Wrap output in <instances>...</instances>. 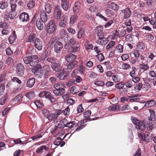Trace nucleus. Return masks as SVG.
Masks as SVG:
<instances>
[{
  "label": "nucleus",
  "mask_w": 156,
  "mask_h": 156,
  "mask_svg": "<svg viewBox=\"0 0 156 156\" xmlns=\"http://www.w3.org/2000/svg\"><path fill=\"white\" fill-rule=\"evenodd\" d=\"M65 84L63 83H58L54 85L55 89L53 90V93L56 96H61L65 93L64 88Z\"/></svg>",
  "instance_id": "f257e3e1"
},
{
  "label": "nucleus",
  "mask_w": 156,
  "mask_h": 156,
  "mask_svg": "<svg viewBox=\"0 0 156 156\" xmlns=\"http://www.w3.org/2000/svg\"><path fill=\"white\" fill-rule=\"evenodd\" d=\"M56 28L54 20H51L48 23L46 30L47 32L50 34H52L56 30Z\"/></svg>",
  "instance_id": "f03ea898"
},
{
  "label": "nucleus",
  "mask_w": 156,
  "mask_h": 156,
  "mask_svg": "<svg viewBox=\"0 0 156 156\" xmlns=\"http://www.w3.org/2000/svg\"><path fill=\"white\" fill-rule=\"evenodd\" d=\"M11 10L9 13L8 15H5L4 17L8 16L11 19H14L16 15V10L17 8V5L16 4H10Z\"/></svg>",
  "instance_id": "7ed1b4c3"
},
{
  "label": "nucleus",
  "mask_w": 156,
  "mask_h": 156,
  "mask_svg": "<svg viewBox=\"0 0 156 156\" xmlns=\"http://www.w3.org/2000/svg\"><path fill=\"white\" fill-rule=\"evenodd\" d=\"M42 69L41 65L40 64H37L32 69V71L36 75H39L41 77L43 74V71L41 70Z\"/></svg>",
  "instance_id": "20e7f679"
},
{
  "label": "nucleus",
  "mask_w": 156,
  "mask_h": 156,
  "mask_svg": "<svg viewBox=\"0 0 156 156\" xmlns=\"http://www.w3.org/2000/svg\"><path fill=\"white\" fill-rule=\"evenodd\" d=\"M61 16V12L60 7L56 6L55 8L53 13V16L55 19L59 20Z\"/></svg>",
  "instance_id": "39448f33"
},
{
  "label": "nucleus",
  "mask_w": 156,
  "mask_h": 156,
  "mask_svg": "<svg viewBox=\"0 0 156 156\" xmlns=\"http://www.w3.org/2000/svg\"><path fill=\"white\" fill-rule=\"evenodd\" d=\"M24 68L23 66L21 63H19L17 66L16 73L17 75L22 76L24 74Z\"/></svg>",
  "instance_id": "423d86ee"
},
{
  "label": "nucleus",
  "mask_w": 156,
  "mask_h": 156,
  "mask_svg": "<svg viewBox=\"0 0 156 156\" xmlns=\"http://www.w3.org/2000/svg\"><path fill=\"white\" fill-rule=\"evenodd\" d=\"M59 36L62 41L66 43V41L68 40L69 36L66 30L64 29H62L60 31Z\"/></svg>",
  "instance_id": "0eeeda50"
},
{
  "label": "nucleus",
  "mask_w": 156,
  "mask_h": 156,
  "mask_svg": "<svg viewBox=\"0 0 156 156\" xmlns=\"http://www.w3.org/2000/svg\"><path fill=\"white\" fill-rule=\"evenodd\" d=\"M69 72L66 71V69H63L60 72L58 76V77L60 80H64L66 79L69 74Z\"/></svg>",
  "instance_id": "6e6552de"
},
{
  "label": "nucleus",
  "mask_w": 156,
  "mask_h": 156,
  "mask_svg": "<svg viewBox=\"0 0 156 156\" xmlns=\"http://www.w3.org/2000/svg\"><path fill=\"white\" fill-rule=\"evenodd\" d=\"M35 47L39 51L41 50L42 48V43L41 39L37 38L34 42Z\"/></svg>",
  "instance_id": "1a4fd4ad"
},
{
  "label": "nucleus",
  "mask_w": 156,
  "mask_h": 156,
  "mask_svg": "<svg viewBox=\"0 0 156 156\" xmlns=\"http://www.w3.org/2000/svg\"><path fill=\"white\" fill-rule=\"evenodd\" d=\"M19 19L20 21L23 22H27L29 20V16L28 14L23 12L19 16Z\"/></svg>",
  "instance_id": "9d476101"
},
{
  "label": "nucleus",
  "mask_w": 156,
  "mask_h": 156,
  "mask_svg": "<svg viewBox=\"0 0 156 156\" xmlns=\"http://www.w3.org/2000/svg\"><path fill=\"white\" fill-rule=\"evenodd\" d=\"M76 41L75 39L72 38L65 45V48L67 49L72 48L75 44Z\"/></svg>",
  "instance_id": "9b49d317"
},
{
  "label": "nucleus",
  "mask_w": 156,
  "mask_h": 156,
  "mask_svg": "<svg viewBox=\"0 0 156 156\" xmlns=\"http://www.w3.org/2000/svg\"><path fill=\"white\" fill-rule=\"evenodd\" d=\"M63 47V45L59 41L56 42L54 45V50L56 53H59Z\"/></svg>",
  "instance_id": "f8f14e48"
},
{
  "label": "nucleus",
  "mask_w": 156,
  "mask_h": 156,
  "mask_svg": "<svg viewBox=\"0 0 156 156\" xmlns=\"http://www.w3.org/2000/svg\"><path fill=\"white\" fill-rule=\"evenodd\" d=\"M107 6L108 8L115 11L119 9V6L118 5L114 2H108L107 3Z\"/></svg>",
  "instance_id": "ddd939ff"
},
{
  "label": "nucleus",
  "mask_w": 156,
  "mask_h": 156,
  "mask_svg": "<svg viewBox=\"0 0 156 156\" xmlns=\"http://www.w3.org/2000/svg\"><path fill=\"white\" fill-rule=\"evenodd\" d=\"M121 12L122 13L124 14L123 18L125 19L129 18L131 14V12L129 8L122 10Z\"/></svg>",
  "instance_id": "4468645a"
},
{
  "label": "nucleus",
  "mask_w": 156,
  "mask_h": 156,
  "mask_svg": "<svg viewBox=\"0 0 156 156\" xmlns=\"http://www.w3.org/2000/svg\"><path fill=\"white\" fill-rule=\"evenodd\" d=\"M96 30L97 31V35L99 38H104V36L102 26L97 27L96 28Z\"/></svg>",
  "instance_id": "2eb2a0df"
},
{
  "label": "nucleus",
  "mask_w": 156,
  "mask_h": 156,
  "mask_svg": "<svg viewBox=\"0 0 156 156\" xmlns=\"http://www.w3.org/2000/svg\"><path fill=\"white\" fill-rule=\"evenodd\" d=\"M40 17L41 20L43 23L46 22L48 20V16L43 10L40 11Z\"/></svg>",
  "instance_id": "dca6fc26"
},
{
  "label": "nucleus",
  "mask_w": 156,
  "mask_h": 156,
  "mask_svg": "<svg viewBox=\"0 0 156 156\" xmlns=\"http://www.w3.org/2000/svg\"><path fill=\"white\" fill-rule=\"evenodd\" d=\"M81 5L79 2H76L75 3L73 7V10L75 13H78L80 10Z\"/></svg>",
  "instance_id": "f3484780"
},
{
  "label": "nucleus",
  "mask_w": 156,
  "mask_h": 156,
  "mask_svg": "<svg viewBox=\"0 0 156 156\" xmlns=\"http://www.w3.org/2000/svg\"><path fill=\"white\" fill-rule=\"evenodd\" d=\"M136 127L137 129H140L141 131L143 130L145 128V124L143 121H139L138 125H136Z\"/></svg>",
  "instance_id": "a211bd4d"
},
{
  "label": "nucleus",
  "mask_w": 156,
  "mask_h": 156,
  "mask_svg": "<svg viewBox=\"0 0 156 156\" xmlns=\"http://www.w3.org/2000/svg\"><path fill=\"white\" fill-rule=\"evenodd\" d=\"M76 55L73 54H70L66 58V60L68 62H75V60L76 59Z\"/></svg>",
  "instance_id": "6ab92c4d"
},
{
  "label": "nucleus",
  "mask_w": 156,
  "mask_h": 156,
  "mask_svg": "<svg viewBox=\"0 0 156 156\" xmlns=\"http://www.w3.org/2000/svg\"><path fill=\"white\" fill-rule=\"evenodd\" d=\"M78 19V16L77 15L75 14L70 18L69 25L71 27L73 26V24L76 22Z\"/></svg>",
  "instance_id": "aec40b11"
},
{
  "label": "nucleus",
  "mask_w": 156,
  "mask_h": 156,
  "mask_svg": "<svg viewBox=\"0 0 156 156\" xmlns=\"http://www.w3.org/2000/svg\"><path fill=\"white\" fill-rule=\"evenodd\" d=\"M67 20L65 17H62L59 22V26L62 28H65L66 26Z\"/></svg>",
  "instance_id": "412c9836"
},
{
  "label": "nucleus",
  "mask_w": 156,
  "mask_h": 156,
  "mask_svg": "<svg viewBox=\"0 0 156 156\" xmlns=\"http://www.w3.org/2000/svg\"><path fill=\"white\" fill-rule=\"evenodd\" d=\"M150 116L149 120L151 121H154L155 120L156 117L154 111L152 109H149Z\"/></svg>",
  "instance_id": "4be33fe9"
},
{
  "label": "nucleus",
  "mask_w": 156,
  "mask_h": 156,
  "mask_svg": "<svg viewBox=\"0 0 156 156\" xmlns=\"http://www.w3.org/2000/svg\"><path fill=\"white\" fill-rule=\"evenodd\" d=\"M144 103H145V104L144 107L147 108L152 107L155 105V101L153 100L148 101L144 102ZM143 103H144V102H143Z\"/></svg>",
  "instance_id": "5701e85b"
},
{
  "label": "nucleus",
  "mask_w": 156,
  "mask_h": 156,
  "mask_svg": "<svg viewBox=\"0 0 156 156\" xmlns=\"http://www.w3.org/2000/svg\"><path fill=\"white\" fill-rule=\"evenodd\" d=\"M51 66L53 70L55 71L58 72L60 70V64L58 63L55 62L52 64Z\"/></svg>",
  "instance_id": "b1692460"
},
{
  "label": "nucleus",
  "mask_w": 156,
  "mask_h": 156,
  "mask_svg": "<svg viewBox=\"0 0 156 156\" xmlns=\"http://www.w3.org/2000/svg\"><path fill=\"white\" fill-rule=\"evenodd\" d=\"M35 83V80L34 78H31L29 79L27 82V86L29 87H32Z\"/></svg>",
  "instance_id": "393cba45"
},
{
  "label": "nucleus",
  "mask_w": 156,
  "mask_h": 156,
  "mask_svg": "<svg viewBox=\"0 0 156 156\" xmlns=\"http://www.w3.org/2000/svg\"><path fill=\"white\" fill-rule=\"evenodd\" d=\"M108 42V39L106 38L105 39L104 38H99V39L97 41V43L100 45H103L106 44Z\"/></svg>",
  "instance_id": "a878e982"
},
{
  "label": "nucleus",
  "mask_w": 156,
  "mask_h": 156,
  "mask_svg": "<svg viewBox=\"0 0 156 156\" xmlns=\"http://www.w3.org/2000/svg\"><path fill=\"white\" fill-rule=\"evenodd\" d=\"M31 66H34L36 63H37L38 60L37 55H34L31 57Z\"/></svg>",
  "instance_id": "bb28decb"
},
{
  "label": "nucleus",
  "mask_w": 156,
  "mask_h": 156,
  "mask_svg": "<svg viewBox=\"0 0 156 156\" xmlns=\"http://www.w3.org/2000/svg\"><path fill=\"white\" fill-rule=\"evenodd\" d=\"M36 35L35 34H33L29 36L27 39V41L29 42H32L34 43L35 40L36 39Z\"/></svg>",
  "instance_id": "cd10ccee"
},
{
  "label": "nucleus",
  "mask_w": 156,
  "mask_h": 156,
  "mask_svg": "<svg viewBox=\"0 0 156 156\" xmlns=\"http://www.w3.org/2000/svg\"><path fill=\"white\" fill-rule=\"evenodd\" d=\"M69 133H67L65 135L62 139L59 137L56 139L54 142V144L56 146H58L60 145L62 140L65 138L66 136Z\"/></svg>",
  "instance_id": "c85d7f7f"
},
{
  "label": "nucleus",
  "mask_w": 156,
  "mask_h": 156,
  "mask_svg": "<svg viewBox=\"0 0 156 156\" xmlns=\"http://www.w3.org/2000/svg\"><path fill=\"white\" fill-rule=\"evenodd\" d=\"M119 106L113 104L110 106L108 107V109L109 111H119Z\"/></svg>",
  "instance_id": "c756f323"
},
{
  "label": "nucleus",
  "mask_w": 156,
  "mask_h": 156,
  "mask_svg": "<svg viewBox=\"0 0 156 156\" xmlns=\"http://www.w3.org/2000/svg\"><path fill=\"white\" fill-rule=\"evenodd\" d=\"M16 36L15 31H14L13 33L12 36L9 38V41L10 44L12 43L13 42L16 40Z\"/></svg>",
  "instance_id": "7c9ffc66"
},
{
  "label": "nucleus",
  "mask_w": 156,
  "mask_h": 156,
  "mask_svg": "<svg viewBox=\"0 0 156 156\" xmlns=\"http://www.w3.org/2000/svg\"><path fill=\"white\" fill-rule=\"evenodd\" d=\"M8 5V3L6 1L3 0L0 2V8L2 9H4L7 8Z\"/></svg>",
  "instance_id": "2f4dec72"
},
{
  "label": "nucleus",
  "mask_w": 156,
  "mask_h": 156,
  "mask_svg": "<svg viewBox=\"0 0 156 156\" xmlns=\"http://www.w3.org/2000/svg\"><path fill=\"white\" fill-rule=\"evenodd\" d=\"M140 69L143 72L146 71L148 69L149 67L147 64H145L144 63H142L140 65Z\"/></svg>",
  "instance_id": "473e14b6"
},
{
  "label": "nucleus",
  "mask_w": 156,
  "mask_h": 156,
  "mask_svg": "<svg viewBox=\"0 0 156 156\" xmlns=\"http://www.w3.org/2000/svg\"><path fill=\"white\" fill-rule=\"evenodd\" d=\"M45 9L46 12L48 13H50L52 10V7L48 3H46L44 5Z\"/></svg>",
  "instance_id": "72a5a7b5"
},
{
  "label": "nucleus",
  "mask_w": 156,
  "mask_h": 156,
  "mask_svg": "<svg viewBox=\"0 0 156 156\" xmlns=\"http://www.w3.org/2000/svg\"><path fill=\"white\" fill-rule=\"evenodd\" d=\"M80 48V44L79 43H76L70 49L74 52L79 51Z\"/></svg>",
  "instance_id": "f704fd0d"
},
{
  "label": "nucleus",
  "mask_w": 156,
  "mask_h": 156,
  "mask_svg": "<svg viewBox=\"0 0 156 156\" xmlns=\"http://www.w3.org/2000/svg\"><path fill=\"white\" fill-rule=\"evenodd\" d=\"M43 134H41V130L39 131L38 132V134L35 135L33 137H32L31 138L33 140H36L38 139L41 138Z\"/></svg>",
  "instance_id": "c9c22d12"
},
{
  "label": "nucleus",
  "mask_w": 156,
  "mask_h": 156,
  "mask_svg": "<svg viewBox=\"0 0 156 156\" xmlns=\"http://www.w3.org/2000/svg\"><path fill=\"white\" fill-rule=\"evenodd\" d=\"M36 26L39 30H41L43 29V24L39 20H37L36 22Z\"/></svg>",
  "instance_id": "e433bc0d"
},
{
  "label": "nucleus",
  "mask_w": 156,
  "mask_h": 156,
  "mask_svg": "<svg viewBox=\"0 0 156 156\" xmlns=\"http://www.w3.org/2000/svg\"><path fill=\"white\" fill-rule=\"evenodd\" d=\"M144 135V141L148 142L151 138V134L150 132H145Z\"/></svg>",
  "instance_id": "4c0bfd02"
},
{
  "label": "nucleus",
  "mask_w": 156,
  "mask_h": 156,
  "mask_svg": "<svg viewBox=\"0 0 156 156\" xmlns=\"http://www.w3.org/2000/svg\"><path fill=\"white\" fill-rule=\"evenodd\" d=\"M85 47L87 50L91 49L93 47L92 44H91L88 41H87L85 43Z\"/></svg>",
  "instance_id": "58836bf2"
},
{
  "label": "nucleus",
  "mask_w": 156,
  "mask_h": 156,
  "mask_svg": "<svg viewBox=\"0 0 156 156\" xmlns=\"http://www.w3.org/2000/svg\"><path fill=\"white\" fill-rule=\"evenodd\" d=\"M119 36V33L117 30L112 31V39L115 40Z\"/></svg>",
  "instance_id": "ea45409f"
},
{
  "label": "nucleus",
  "mask_w": 156,
  "mask_h": 156,
  "mask_svg": "<svg viewBox=\"0 0 156 156\" xmlns=\"http://www.w3.org/2000/svg\"><path fill=\"white\" fill-rule=\"evenodd\" d=\"M121 67L122 69L125 70H129L131 68L130 65L126 63H123L122 64Z\"/></svg>",
  "instance_id": "a19ab883"
},
{
  "label": "nucleus",
  "mask_w": 156,
  "mask_h": 156,
  "mask_svg": "<svg viewBox=\"0 0 156 156\" xmlns=\"http://www.w3.org/2000/svg\"><path fill=\"white\" fill-rule=\"evenodd\" d=\"M145 35L144 36L145 38L149 41H152L154 40L153 36L150 33H145Z\"/></svg>",
  "instance_id": "79ce46f5"
},
{
  "label": "nucleus",
  "mask_w": 156,
  "mask_h": 156,
  "mask_svg": "<svg viewBox=\"0 0 156 156\" xmlns=\"http://www.w3.org/2000/svg\"><path fill=\"white\" fill-rule=\"evenodd\" d=\"M26 96L29 99H32L35 96V94L33 91H30L27 93Z\"/></svg>",
  "instance_id": "37998d69"
},
{
  "label": "nucleus",
  "mask_w": 156,
  "mask_h": 156,
  "mask_svg": "<svg viewBox=\"0 0 156 156\" xmlns=\"http://www.w3.org/2000/svg\"><path fill=\"white\" fill-rule=\"evenodd\" d=\"M35 4V2L34 0H30L27 3V6L30 9L34 7Z\"/></svg>",
  "instance_id": "c03bdc74"
},
{
  "label": "nucleus",
  "mask_w": 156,
  "mask_h": 156,
  "mask_svg": "<svg viewBox=\"0 0 156 156\" xmlns=\"http://www.w3.org/2000/svg\"><path fill=\"white\" fill-rule=\"evenodd\" d=\"M44 60L47 61L48 62L52 63V64L56 62V59L54 58L49 56L48 57H45Z\"/></svg>",
  "instance_id": "a18cd8bd"
},
{
  "label": "nucleus",
  "mask_w": 156,
  "mask_h": 156,
  "mask_svg": "<svg viewBox=\"0 0 156 156\" xmlns=\"http://www.w3.org/2000/svg\"><path fill=\"white\" fill-rule=\"evenodd\" d=\"M132 70L130 72V75L132 78H134L136 76L135 72L137 70L135 67L133 66L132 67Z\"/></svg>",
  "instance_id": "49530a36"
},
{
  "label": "nucleus",
  "mask_w": 156,
  "mask_h": 156,
  "mask_svg": "<svg viewBox=\"0 0 156 156\" xmlns=\"http://www.w3.org/2000/svg\"><path fill=\"white\" fill-rule=\"evenodd\" d=\"M10 29L8 27H5L2 30V33L3 35L8 34L10 31Z\"/></svg>",
  "instance_id": "de8ad7c7"
},
{
  "label": "nucleus",
  "mask_w": 156,
  "mask_h": 156,
  "mask_svg": "<svg viewBox=\"0 0 156 156\" xmlns=\"http://www.w3.org/2000/svg\"><path fill=\"white\" fill-rule=\"evenodd\" d=\"M115 44V42L114 41H112L109 42L106 47V49H108L112 48Z\"/></svg>",
  "instance_id": "09e8293b"
},
{
  "label": "nucleus",
  "mask_w": 156,
  "mask_h": 156,
  "mask_svg": "<svg viewBox=\"0 0 156 156\" xmlns=\"http://www.w3.org/2000/svg\"><path fill=\"white\" fill-rule=\"evenodd\" d=\"M105 12L106 16L108 17H112V16H113L114 15V14L113 11L110 9H106L105 10Z\"/></svg>",
  "instance_id": "8fccbe9b"
},
{
  "label": "nucleus",
  "mask_w": 156,
  "mask_h": 156,
  "mask_svg": "<svg viewBox=\"0 0 156 156\" xmlns=\"http://www.w3.org/2000/svg\"><path fill=\"white\" fill-rule=\"evenodd\" d=\"M135 97L136 96L134 95L128 96V97L129 98V101L130 102L138 101L140 100V99L139 98H133Z\"/></svg>",
  "instance_id": "3c124183"
},
{
  "label": "nucleus",
  "mask_w": 156,
  "mask_h": 156,
  "mask_svg": "<svg viewBox=\"0 0 156 156\" xmlns=\"http://www.w3.org/2000/svg\"><path fill=\"white\" fill-rule=\"evenodd\" d=\"M61 4L62 7L64 10L66 11L68 10L69 7V2H66Z\"/></svg>",
  "instance_id": "603ef678"
},
{
  "label": "nucleus",
  "mask_w": 156,
  "mask_h": 156,
  "mask_svg": "<svg viewBox=\"0 0 156 156\" xmlns=\"http://www.w3.org/2000/svg\"><path fill=\"white\" fill-rule=\"evenodd\" d=\"M57 118L56 115H55V113H50L47 119L49 121H52L53 119H55Z\"/></svg>",
  "instance_id": "864d4df0"
},
{
  "label": "nucleus",
  "mask_w": 156,
  "mask_h": 156,
  "mask_svg": "<svg viewBox=\"0 0 156 156\" xmlns=\"http://www.w3.org/2000/svg\"><path fill=\"white\" fill-rule=\"evenodd\" d=\"M70 91L71 93L73 94H76L79 92L77 87L75 86L72 87L70 89Z\"/></svg>",
  "instance_id": "5fc2aeb1"
},
{
  "label": "nucleus",
  "mask_w": 156,
  "mask_h": 156,
  "mask_svg": "<svg viewBox=\"0 0 156 156\" xmlns=\"http://www.w3.org/2000/svg\"><path fill=\"white\" fill-rule=\"evenodd\" d=\"M94 83L96 85L99 87L102 86H104L105 84V83L104 82L100 80L95 81L94 82Z\"/></svg>",
  "instance_id": "6e6d98bb"
},
{
  "label": "nucleus",
  "mask_w": 156,
  "mask_h": 156,
  "mask_svg": "<svg viewBox=\"0 0 156 156\" xmlns=\"http://www.w3.org/2000/svg\"><path fill=\"white\" fill-rule=\"evenodd\" d=\"M124 85V83L120 82L116 84L115 87L118 89H121L123 88Z\"/></svg>",
  "instance_id": "4d7b16f0"
},
{
  "label": "nucleus",
  "mask_w": 156,
  "mask_h": 156,
  "mask_svg": "<svg viewBox=\"0 0 156 156\" xmlns=\"http://www.w3.org/2000/svg\"><path fill=\"white\" fill-rule=\"evenodd\" d=\"M34 104L36 105L37 108H41L42 106V103L40 101L37 100L34 102Z\"/></svg>",
  "instance_id": "13d9d810"
},
{
  "label": "nucleus",
  "mask_w": 156,
  "mask_h": 156,
  "mask_svg": "<svg viewBox=\"0 0 156 156\" xmlns=\"http://www.w3.org/2000/svg\"><path fill=\"white\" fill-rule=\"evenodd\" d=\"M84 31L83 29H81L78 31L77 34V37L79 39L82 38L84 35Z\"/></svg>",
  "instance_id": "bf43d9fd"
},
{
  "label": "nucleus",
  "mask_w": 156,
  "mask_h": 156,
  "mask_svg": "<svg viewBox=\"0 0 156 156\" xmlns=\"http://www.w3.org/2000/svg\"><path fill=\"white\" fill-rule=\"evenodd\" d=\"M46 147L45 145L42 146L37 149L36 152L37 154H39L43 150L45 149L46 150Z\"/></svg>",
  "instance_id": "052dcab7"
},
{
  "label": "nucleus",
  "mask_w": 156,
  "mask_h": 156,
  "mask_svg": "<svg viewBox=\"0 0 156 156\" xmlns=\"http://www.w3.org/2000/svg\"><path fill=\"white\" fill-rule=\"evenodd\" d=\"M112 78L113 81L115 82H118L121 80L120 77L117 75H114L112 76Z\"/></svg>",
  "instance_id": "680f3d73"
},
{
  "label": "nucleus",
  "mask_w": 156,
  "mask_h": 156,
  "mask_svg": "<svg viewBox=\"0 0 156 156\" xmlns=\"http://www.w3.org/2000/svg\"><path fill=\"white\" fill-rule=\"evenodd\" d=\"M70 111V109L69 107H68L62 111V113L65 116H68L69 114Z\"/></svg>",
  "instance_id": "e2e57ef3"
},
{
  "label": "nucleus",
  "mask_w": 156,
  "mask_h": 156,
  "mask_svg": "<svg viewBox=\"0 0 156 156\" xmlns=\"http://www.w3.org/2000/svg\"><path fill=\"white\" fill-rule=\"evenodd\" d=\"M96 58L100 61H102L105 59L104 56L102 53L97 55H96Z\"/></svg>",
  "instance_id": "0e129e2a"
},
{
  "label": "nucleus",
  "mask_w": 156,
  "mask_h": 156,
  "mask_svg": "<svg viewBox=\"0 0 156 156\" xmlns=\"http://www.w3.org/2000/svg\"><path fill=\"white\" fill-rule=\"evenodd\" d=\"M125 84L126 87L128 88H131L133 86V82L131 80H129L126 82Z\"/></svg>",
  "instance_id": "69168bd1"
},
{
  "label": "nucleus",
  "mask_w": 156,
  "mask_h": 156,
  "mask_svg": "<svg viewBox=\"0 0 156 156\" xmlns=\"http://www.w3.org/2000/svg\"><path fill=\"white\" fill-rule=\"evenodd\" d=\"M31 57H26L23 58V61L26 64L31 63Z\"/></svg>",
  "instance_id": "338daca9"
},
{
  "label": "nucleus",
  "mask_w": 156,
  "mask_h": 156,
  "mask_svg": "<svg viewBox=\"0 0 156 156\" xmlns=\"http://www.w3.org/2000/svg\"><path fill=\"white\" fill-rule=\"evenodd\" d=\"M91 112L90 110L85 112L83 114V117L86 119H88L91 114Z\"/></svg>",
  "instance_id": "774afa93"
}]
</instances>
